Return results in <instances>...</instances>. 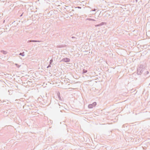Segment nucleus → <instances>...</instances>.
<instances>
[{
    "label": "nucleus",
    "instance_id": "19",
    "mask_svg": "<svg viewBox=\"0 0 150 150\" xmlns=\"http://www.w3.org/2000/svg\"><path fill=\"white\" fill-rule=\"evenodd\" d=\"M51 64H49V65H48V66L47 67V68H48L49 67H51Z\"/></svg>",
    "mask_w": 150,
    "mask_h": 150
},
{
    "label": "nucleus",
    "instance_id": "18",
    "mask_svg": "<svg viewBox=\"0 0 150 150\" xmlns=\"http://www.w3.org/2000/svg\"><path fill=\"white\" fill-rule=\"evenodd\" d=\"M79 8V9L81 8V7H80V6H78V7H75L76 8Z\"/></svg>",
    "mask_w": 150,
    "mask_h": 150
},
{
    "label": "nucleus",
    "instance_id": "10",
    "mask_svg": "<svg viewBox=\"0 0 150 150\" xmlns=\"http://www.w3.org/2000/svg\"><path fill=\"white\" fill-rule=\"evenodd\" d=\"M19 55H21L22 56H24L25 55L24 52H21L19 53Z\"/></svg>",
    "mask_w": 150,
    "mask_h": 150
},
{
    "label": "nucleus",
    "instance_id": "15",
    "mask_svg": "<svg viewBox=\"0 0 150 150\" xmlns=\"http://www.w3.org/2000/svg\"><path fill=\"white\" fill-rule=\"evenodd\" d=\"M53 62V60L52 59H51L50 60V64H51Z\"/></svg>",
    "mask_w": 150,
    "mask_h": 150
},
{
    "label": "nucleus",
    "instance_id": "14",
    "mask_svg": "<svg viewBox=\"0 0 150 150\" xmlns=\"http://www.w3.org/2000/svg\"><path fill=\"white\" fill-rule=\"evenodd\" d=\"M105 24H106V23L105 22H102L100 23V26L104 25Z\"/></svg>",
    "mask_w": 150,
    "mask_h": 150
},
{
    "label": "nucleus",
    "instance_id": "21",
    "mask_svg": "<svg viewBox=\"0 0 150 150\" xmlns=\"http://www.w3.org/2000/svg\"><path fill=\"white\" fill-rule=\"evenodd\" d=\"M71 11H74V9H72V10H71Z\"/></svg>",
    "mask_w": 150,
    "mask_h": 150
},
{
    "label": "nucleus",
    "instance_id": "8",
    "mask_svg": "<svg viewBox=\"0 0 150 150\" xmlns=\"http://www.w3.org/2000/svg\"><path fill=\"white\" fill-rule=\"evenodd\" d=\"M143 72L144 73V74L146 75L148 74L149 73V72L148 71H146L145 69V70Z\"/></svg>",
    "mask_w": 150,
    "mask_h": 150
},
{
    "label": "nucleus",
    "instance_id": "20",
    "mask_svg": "<svg viewBox=\"0 0 150 150\" xmlns=\"http://www.w3.org/2000/svg\"><path fill=\"white\" fill-rule=\"evenodd\" d=\"M23 13H22V14H21L20 16V17H21V16H22V15H23Z\"/></svg>",
    "mask_w": 150,
    "mask_h": 150
},
{
    "label": "nucleus",
    "instance_id": "5",
    "mask_svg": "<svg viewBox=\"0 0 150 150\" xmlns=\"http://www.w3.org/2000/svg\"><path fill=\"white\" fill-rule=\"evenodd\" d=\"M42 42V41L40 40H29L27 42L28 43H29L30 42Z\"/></svg>",
    "mask_w": 150,
    "mask_h": 150
},
{
    "label": "nucleus",
    "instance_id": "11",
    "mask_svg": "<svg viewBox=\"0 0 150 150\" xmlns=\"http://www.w3.org/2000/svg\"><path fill=\"white\" fill-rule=\"evenodd\" d=\"M87 71L85 69H83L82 71V73L83 74L86 73Z\"/></svg>",
    "mask_w": 150,
    "mask_h": 150
},
{
    "label": "nucleus",
    "instance_id": "16",
    "mask_svg": "<svg viewBox=\"0 0 150 150\" xmlns=\"http://www.w3.org/2000/svg\"><path fill=\"white\" fill-rule=\"evenodd\" d=\"M58 98H59V100H60L62 101V99L61 98V97H60V96H58Z\"/></svg>",
    "mask_w": 150,
    "mask_h": 150
},
{
    "label": "nucleus",
    "instance_id": "6",
    "mask_svg": "<svg viewBox=\"0 0 150 150\" xmlns=\"http://www.w3.org/2000/svg\"><path fill=\"white\" fill-rule=\"evenodd\" d=\"M71 38L72 39V40H71L72 42H75L77 40V38L75 37L72 36L71 37Z\"/></svg>",
    "mask_w": 150,
    "mask_h": 150
},
{
    "label": "nucleus",
    "instance_id": "7",
    "mask_svg": "<svg viewBox=\"0 0 150 150\" xmlns=\"http://www.w3.org/2000/svg\"><path fill=\"white\" fill-rule=\"evenodd\" d=\"M1 52L3 54H6L7 53V52L6 51H4L3 50H1Z\"/></svg>",
    "mask_w": 150,
    "mask_h": 150
},
{
    "label": "nucleus",
    "instance_id": "4",
    "mask_svg": "<svg viewBox=\"0 0 150 150\" xmlns=\"http://www.w3.org/2000/svg\"><path fill=\"white\" fill-rule=\"evenodd\" d=\"M70 61V60L69 58L67 57L63 58L61 61L67 62H69Z\"/></svg>",
    "mask_w": 150,
    "mask_h": 150
},
{
    "label": "nucleus",
    "instance_id": "1",
    "mask_svg": "<svg viewBox=\"0 0 150 150\" xmlns=\"http://www.w3.org/2000/svg\"><path fill=\"white\" fill-rule=\"evenodd\" d=\"M56 101L57 102H55L54 105V108L56 110H60V112H62V111L64 110L63 109L64 108L62 105L63 103H62L59 104L58 103L57 100Z\"/></svg>",
    "mask_w": 150,
    "mask_h": 150
},
{
    "label": "nucleus",
    "instance_id": "17",
    "mask_svg": "<svg viewBox=\"0 0 150 150\" xmlns=\"http://www.w3.org/2000/svg\"><path fill=\"white\" fill-rule=\"evenodd\" d=\"M100 26V24H98V25H95L96 27H98V26Z\"/></svg>",
    "mask_w": 150,
    "mask_h": 150
},
{
    "label": "nucleus",
    "instance_id": "3",
    "mask_svg": "<svg viewBox=\"0 0 150 150\" xmlns=\"http://www.w3.org/2000/svg\"><path fill=\"white\" fill-rule=\"evenodd\" d=\"M97 105L96 102H94L92 104H90L88 105V107L89 108H92L94 107H95Z\"/></svg>",
    "mask_w": 150,
    "mask_h": 150
},
{
    "label": "nucleus",
    "instance_id": "9",
    "mask_svg": "<svg viewBox=\"0 0 150 150\" xmlns=\"http://www.w3.org/2000/svg\"><path fill=\"white\" fill-rule=\"evenodd\" d=\"M139 67L142 68L143 69H144L145 68V66H144L143 64H140V66Z\"/></svg>",
    "mask_w": 150,
    "mask_h": 150
},
{
    "label": "nucleus",
    "instance_id": "13",
    "mask_svg": "<svg viewBox=\"0 0 150 150\" xmlns=\"http://www.w3.org/2000/svg\"><path fill=\"white\" fill-rule=\"evenodd\" d=\"M15 65L18 68H19L21 66V65H18V64L16 63L15 64Z\"/></svg>",
    "mask_w": 150,
    "mask_h": 150
},
{
    "label": "nucleus",
    "instance_id": "22",
    "mask_svg": "<svg viewBox=\"0 0 150 150\" xmlns=\"http://www.w3.org/2000/svg\"><path fill=\"white\" fill-rule=\"evenodd\" d=\"M96 10L95 9H94V10H93V11H95Z\"/></svg>",
    "mask_w": 150,
    "mask_h": 150
},
{
    "label": "nucleus",
    "instance_id": "12",
    "mask_svg": "<svg viewBox=\"0 0 150 150\" xmlns=\"http://www.w3.org/2000/svg\"><path fill=\"white\" fill-rule=\"evenodd\" d=\"M87 19L90 21H95V20L94 19L90 18H87Z\"/></svg>",
    "mask_w": 150,
    "mask_h": 150
},
{
    "label": "nucleus",
    "instance_id": "2",
    "mask_svg": "<svg viewBox=\"0 0 150 150\" xmlns=\"http://www.w3.org/2000/svg\"><path fill=\"white\" fill-rule=\"evenodd\" d=\"M145 70V69L140 68L139 67L137 68V74L138 75H141L143 73Z\"/></svg>",
    "mask_w": 150,
    "mask_h": 150
}]
</instances>
